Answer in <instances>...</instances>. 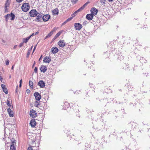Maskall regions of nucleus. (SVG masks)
<instances>
[{"label": "nucleus", "instance_id": "f257e3e1", "mask_svg": "<svg viewBox=\"0 0 150 150\" xmlns=\"http://www.w3.org/2000/svg\"><path fill=\"white\" fill-rule=\"evenodd\" d=\"M30 8V5L28 3H25L23 4L21 7L22 10L25 12L27 11Z\"/></svg>", "mask_w": 150, "mask_h": 150}, {"label": "nucleus", "instance_id": "f03ea898", "mask_svg": "<svg viewBox=\"0 0 150 150\" xmlns=\"http://www.w3.org/2000/svg\"><path fill=\"white\" fill-rule=\"evenodd\" d=\"M15 15L13 13H11L10 14H7L5 16V18L6 21L10 18V20H13L15 18Z\"/></svg>", "mask_w": 150, "mask_h": 150}, {"label": "nucleus", "instance_id": "7ed1b4c3", "mask_svg": "<svg viewBox=\"0 0 150 150\" xmlns=\"http://www.w3.org/2000/svg\"><path fill=\"white\" fill-rule=\"evenodd\" d=\"M29 14L31 17L36 16L38 14V11L35 9H32L29 12Z\"/></svg>", "mask_w": 150, "mask_h": 150}, {"label": "nucleus", "instance_id": "20e7f679", "mask_svg": "<svg viewBox=\"0 0 150 150\" xmlns=\"http://www.w3.org/2000/svg\"><path fill=\"white\" fill-rule=\"evenodd\" d=\"M87 4V3H86L83 6L81 7L80 8L75 11L73 14L74 16H75L79 12H80L83 10L85 6H86Z\"/></svg>", "mask_w": 150, "mask_h": 150}, {"label": "nucleus", "instance_id": "39448f33", "mask_svg": "<svg viewBox=\"0 0 150 150\" xmlns=\"http://www.w3.org/2000/svg\"><path fill=\"white\" fill-rule=\"evenodd\" d=\"M74 26L76 30H80L82 28V25L79 23H75Z\"/></svg>", "mask_w": 150, "mask_h": 150}, {"label": "nucleus", "instance_id": "423d86ee", "mask_svg": "<svg viewBox=\"0 0 150 150\" xmlns=\"http://www.w3.org/2000/svg\"><path fill=\"white\" fill-rule=\"evenodd\" d=\"M34 96L35 98V99L38 101H39L41 98L40 94L38 92H35L34 93Z\"/></svg>", "mask_w": 150, "mask_h": 150}, {"label": "nucleus", "instance_id": "0eeeda50", "mask_svg": "<svg viewBox=\"0 0 150 150\" xmlns=\"http://www.w3.org/2000/svg\"><path fill=\"white\" fill-rule=\"evenodd\" d=\"M35 111L32 109L30 110V117L33 118H35L36 116V115L35 113Z\"/></svg>", "mask_w": 150, "mask_h": 150}, {"label": "nucleus", "instance_id": "6e6552de", "mask_svg": "<svg viewBox=\"0 0 150 150\" xmlns=\"http://www.w3.org/2000/svg\"><path fill=\"white\" fill-rule=\"evenodd\" d=\"M91 13L93 15L95 16L96 15L98 11L95 8H92L91 10Z\"/></svg>", "mask_w": 150, "mask_h": 150}, {"label": "nucleus", "instance_id": "1a4fd4ad", "mask_svg": "<svg viewBox=\"0 0 150 150\" xmlns=\"http://www.w3.org/2000/svg\"><path fill=\"white\" fill-rule=\"evenodd\" d=\"M50 16L49 15L46 14L44 15L42 17V19L44 21H47L50 18Z\"/></svg>", "mask_w": 150, "mask_h": 150}, {"label": "nucleus", "instance_id": "9d476101", "mask_svg": "<svg viewBox=\"0 0 150 150\" xmlns=\"http://www.w3.org/2000/svg\"><path fill=\"white\" fill-rule=\"evenodd\" d=\"M5 12L8 11V8H9V3L8 1H6L5 4Z\"/></svg>", "mask_w": 150, "mask_h": 150}, {"label": "nucleus", "instance_id": "9b49d317", "mask_svg": "<svg viewBox=\"0 0 150 150\" xmlns=\"http://www.w3.org/2000/svg\"><path fill=\"white\" fill-rule=\"evenodd\" d=\"M58 51V49L55 47H52L51 49V52L53 54L56 53Z\"/></svg>", "mask_w": 150, "mask_h": 150}, {"label": "nucleus", "instance_id": "f8f14e48", "mask_svg": "<svg viewBox=\"0 0 150 150\" xmlns=\"http://www.w3.org/2000/svg\"><path fill=\"white\" fill-rule=\"evenodd\" d=\"M38 85L41 88H44L45 86V83L42 80H40L38 82Z\"/></svg>", "mask_w": 150, "mask_h": 150}, {"label": "nucleus", "instance_id": "ddd939ff", "mask_svg": "<svg viewBox=\"0 0 150 150\" xmlns=\"http://www.w3.org/2000/svg\"><path fill=\"white\" fill-rule=\"evenodd\" d=\"M65 43L64 40H60L58 42V45L59 46L62 47H63L65 46Z\"/></svg>", "mask_w": 150, "mask_h": 150}, {"label": "nucleus", "instance_id": "4468645a", "mask_svg": "<svg viewBox=\"0 0 150 150\" xmlns=\"http://www.w3.org/2000/svg\"><path fill=\"white\" fill-rule=\"evenodd\" d=\"M30 124L31 126L32 127H35L36 125V122L35 120L34 119L31 120L30 122Z\"/></svg>", "mask_w": 150, "mask_h": 150}, {"label": "nucleus", "instance_id": "2eb2a0df", "mask_svg": "<svg viewBox=\"0 0 150 150\" xmlns=\"http://www.w3.org/2000/svg\"><path fill=\"white\" fill-rule=\"evenodd\" d=\"M86 18L89 20H91L93 17V16L91 14H87L86 16Z\"/></svg>", "mask_w": 150, "mask_h": 150}, {"label": "nucleus", "instance_id": "dca6fc26", "mask_svg": "<svg viewBox=\"0 0 150 150\" xmlns=\"http://www.w3.org/2000/svg\"><path fill=\"white\" fill-rule=\"evenodd\" d=\"M51 61L50 58L49 57H46L44 58L43 62L45 63H49Z\"/></svg>", "mask_w": 150, "mask_h": 150}, {"label": "nucleus", "instance_id": "f3484780", "mask_svg": "<svg viewBox=\"0 0 150 150\" xmlns=\"http://www.w3.org/2000/svg\"><path fill=\"white\" fill-rule=\"evenodd\" d=\"M42 16V14L38 13L37 16L36 21L38 22H39L41 20Z\"/></svg>", "mask_w": 150, "mask_h": 150}, {"label": "nucleus", "instance_id": "a211bd4d", "mask_svg": "<svg viewBox=\"0 0 150 150\" xmlns=\"http://www.w3.org/2000/svg\"><path fill=\"white\" fill-rule=\"evenodd\" d=\"M40 70L41 72H45L47 70V67L45 66H42L40 67Z\"/></svg>", "mask_w": 150, "mask_h": 150}, {"label": "nucleus", "instance_id": "6ab92c4d", "mask_svg": "<svg viewBox=\"0 0 150 150\" xmlns=\"http://www.w3.org/2000/svg\"><path fill=\"white\" fill-rule=\"evenodd\" d=\"M9 116L10 117H13V113L12 110L10 108H9L7 110Z\"/></svg>", "mask_w": 150, "mask_h": 150}, {"label": "nucleus", "instance_id": "aec40b11", "mask_svg": "<svg viewBox=\"0 0 150 150\" xmlns=\"http://www.w3.org/2000/svg\"><path fill=\"white\" fill-rule=\"evenodd\" d=\"M1 87L2 88L3 91L6 94H7L8 93V90L6 86L3 84H2L1 85Z\"/></svg>", "mask_w": 150, "mask_h": 150}, {"label": "nucleus", "instance_id": "412c9836", "mask_svg": "<svg viewBox=\"0 0 150 150\" xmlns=\"http://www.w3.org/2000/svg\"><path fill=\"white\" fill-rule=\"evenodd\" d=\"M58 10L57 8H55L52 11V14L53 15H56L59 13Z\"/></svg>", "mask_w": 150, "mask_h": 150}, {"label": "nucleus", "instance_id": "4be33fe9", "mask_svg": "<svg viewBox=\"0 0 150 150\" xmlns=\"http://www.w3.org/2000/svg\"><path fill=\"white\" fill-rule=\"evenodd\" d=\"M54 30H52L48 34V35H47L45 38V39L47 38L50 37L53 34V32L54 31Z\"/></svg>", "mask_w": 150, "mask_h": 150}, {"label": "nucleus", "instance_id": "5701e85b", "mask_svg": "<svg viewBox=\"0 0 150 150\" xmlns=\"http://www.w3.org/2000/svg\"><path fill=\"white\" fill-rule=\"evenodd\" d=\"M30 39V37H27L25 38H23V42L24 43H27L29 40Z\"/></svg>", "mask_w": 150, "mask_h": 150}, {"label": "nucleus", "instance_id": "b1692460", "mask_svg": "<svg viewBox=\"0 0 150 150\" xmlns=\"http://www.w3.org/2000/svg\"><path fill=\"white\" fill-rule=\"evenodd\" d=\"M61 33L62 32L61 31H60L58 33H57L54 38V39L55 40L56 38H57L58 37H59Z\"/></svg>", "mask_w": 150, "mask_h": 150}, {"label": "nucleus", "instance_id": "393cba45", "mask_svg": "<svg viewBox=\"0 0 150 150\" xmlns=\"http://www.w3.org/2000/svg\"><path fill=\"white\" fill-rule=\"evenodd\" d=\"M40 105V102L38 101H35L34 106L35 107H38L39 105Z\"/></svg>", "mask_w": 150, "mask_h": 150}, {"label": "nucleus", "instance_id": "a878e982", "mask_svg": "<svg viewBox=\"0 0 150 150\" xmlns=\"http://www.w3.org/2000/svg\"><path fill=\"white\" fill-rule=\"evenodd\" d=\"M11 150H16L14 144L11 145L10 146Z\"/></svg>", "mask_w": 150, "mask_h": 150}, {"label": "nucleus", "instance_id": "bb28decb", "mask_svg": "<svg viewBox=\"0 0 150 150\" xmlns=\"http://www.w3.org/2000/svg\"><path fill=\"white\" fill-rule=\"evenodd\" d=\"M29 86L31 88H33V83L32 81H29Z\"/></svg>", "mask_w": 150, "mask_h": 150}, {"label": "nucleus", "instance_id": "cd10ccee", "mask_svg": "<svg viewBox=\"0 0 150 150\" xmlns=\"http://www.w3.org/2000/svg\"><path fill=\"white\" fill-rule=\"evenodd\" d=\"M30 50L29 49L28 51L27 54V57H28L29 56V55L30 54Z\"/></svg>", "mask_w": 150, "mask_h": 150}, {"label": "nucleus", "instance_id": "c85d7f7f", "mask_svg": "<svg viewBox=\"0 0 150 150\" xmlns=\"http://www.w3.org/2000/svg\"><path fill=\"white\" fill-rule=\"evenodd\" d=\"M7 105L8 106L10 107L11 106V103H10L9 101L8 100H7Z\"/></svg>", "mask_w": 150, "mask_h": 150}, {"label": "nucleus", "instance_id": "c756f323", "mask_svg": "<svg viewBox=\"0 0 150 150\" xmlns=\"http://www.w3.org/2000/svg\"><path fill=\"white\" fill-rule=\"evenodd\" d=\"M78 0H71V1L72 3L74 4H75L76 3Z\"/></svg>", "mask_w": 150, "mask_h": 150}, {"label": "nucleus", "instance_id": "7c9ffc66", "mask_svg": "<svg viewBox=\"0 0 150 150\" xmlns=\"http://www.w3.org/2000/svg\"><path fill=\"white\" fill-rule=\"evenodd\" d=\"M105 0H101L100 3L102 4L103 5L105 4Z\"/></svg>", "mask_w": 150, "mask_h": 150}, {"label": "nucleus", "instance_id": "2f4dec72", "mask_svg": "<svg viewBox=\"0 0 150 150\" xmlns=\"http://www.w3.org/2000/svg\"><path fill=\"white\" fill-rule=\"evenodd\" d=\"M72 19V17L69 18L67 20H66L67 21V22L68 21H70Z\"/></svg>", "mask_w": 150, "mask_h": 150}, {"label": "nucleus", "instance_id": "473e14b6", "mask_svg": "<svg viewBox=\"0 0 150 150\" xmlns=\"http://www.w3.org/2000/svg\"><path fill=\"white\" fill-rule=\"evenodd\" d=\"M23 45V42H21L19 45V47H21Z\"/></svg>", "mask_w": 150, "mask_h": 150}, {"label": "nucleus", "instance_id": "72a5a7b5", "mask_svg": "<svg viewBox=\"0 0 150 150\" xmlns=\"http://www.w3.org/2000/svg\"><path fill=\"white\" fill-rule=\"evenodd\" d=\"M9 64V61L8 60H7L6 61V65H8Z\"/></svg>", "mask_w": 150, "mask_h": 150}, {"label": "nucleus", "instance_id": "f704fd0d", "mask_svg": "<svg viewBox=\"0 0 150 150\" xmlns=\"http://www.w3.org/2000/svg\"><path fill=\"white\" fill-rule=\"evenodd\" d=\"M37 70L38 69L36 67H35L34 69V72L35 73H37Z\"/></svg>", "mask_w": 150, "mask_h": 150}, {"label": "nucleus", "instance_id": "c9c22d12", "mask_svg": "<svg viewBox=\"0 0 150 150\" xmlns=\"http://www.w3.org/2000/svg\"><path fill=\"white\" fill-rule=\"evenodd\" d=\"M27 150H33L32 148V147H28Z\"/></svg>", "mask_w": 150, "mask_h": 150}, {"label": "nucleus", "instance_id": "e433bc0d", "mask_svg": "<svg viewBox=\"0 0 150 150\" xmlns=\"http://www.w3.org/2000/svg\"><path fill=\"white\" fill-rule=\"evenodd\" d=\"M39 32L38 31H37L35 33V34H34V35H36L38 34H39Z\"/></svg>", "mask_w": 150, "mask_h": 150}, {"label": "nucleus", "instance_id": "4c0bfd02", "mask_svg": "<svg viewBox=\"0 0 150 150\" xmlns=\"http://www.w3.org/2000/svg\"><path fill=\"white\" fill-rule=\"evenodd\" d=\"M36 45L34 47V49H33V52H34V51L35 50V48H36Z\"/></svg>", "mask_w": 150, "mask_h": 150}, {"label": "nucleus", "instance_id": "58836bf2", "mask_svg": "<svg viewBox=\"0 0 150 150\" xmlns=\"http://www.w3.org/2000/svg\"><path fill=\"white\" fill-rule=\"evenodd\" d=\"M23 0H16V1L18 2H21Z\"/></svg>", "mask_w": 150, "mask_h": 150}, {"label": "nucleus", "instance_id": "ea45409f", "mask_svg": "<svg viewBox=\"0 0 150 150\" xmlns=\"http://www.w3.org/2000/svg\"><path fill=\"white\" fill-rule=\"evenodd\" d=\"M67 22V20H66L65 22H64L62 24V25H64L65 24H66Z\"/></svg>", "mask_w": 150, "mask_h": 150}, {"label": "nucleus", "instance_id": "a19ab883", "mask_svg": "<svg viewBox=\"0 0 150 150\" xmlns=\"http://www.w3.org/2000/svg\"><path fill=\"white\" fill-rule=\"evenodd\" d=\"M34 35V33H33L31 35H30V36L28 37H30V38L32 37V36H33Z\"/></svg>", "mask_w": 150, "mask_h": 150}, {"label": "nucleus", "instance_id": "79ce46f5", "mask_svg": "<svg viewBox=\"0 0 150 150\" xmlns=\"http://www.w3.org/2000/svg\"><path fill=\"white\" fill-rule=\"evenodd\" d=\"M27 91L28 93H29L30 92V91L28 89L27 90Z\"/></svg>", "mask_w": 150, "mask_h": 150}, {"label": "nucleus", "instance_id": "37998d69", "mask_svg": "<svg viewBox=\"0 0 150 150\" xmlns=\"http://www.w3.org/2000/svg\"><path fill=\"white\" fill-rule=\"evenodd\" d=\"M17 90H18V86H17L16 89V92H17Z\"/></svg>", "mask_w": 150, "mask_h": 150}, {"label": "nucleus", "instance_id": "c03bdc74", "mask_svg": "<svg viewBox=\"0 0 150 150\" xmlns=\"http://www.w3.org/2000/svg\"><path fill=\"white\" fill-rule=\"evenodd\" d=\"M0 79L1 80L3 79L2 77L0 75Z\"/></svg>", "mask_w": 150, "mask_h": 150}, {"label": "nucleus", "instance_id": "a18cd8bd", "mask_svg": "<svg viewBox=\"0 0 150 150\" xmlns=\"http://www.w3.org/2000/svg\"><path fill=\"white\" fill-rule=\"evenodd\" d=\"M33 46H32L31 47V48H30V49H29V50H30V51H31L32 50V48H33Z\"/></svg>", "mask_w": 150, "mask_h": 150}, {"label": "nucleus", "instance_id": "49530a36", "mask_svg": "<svg viewBox=\"0 0 150 150\" xmlns=\"http://www.w3.org/2000/svg\"><path fill=\"white\" fill-rule=\"evenodd\" d=\"M2 42H3V43H5V41L4 40H3V39L2 40Z\"/></svg>", "mask_w": 150, "mask_h": 150}, {"label": "nucleus", "instance_id": "de8ad7c7", "mask_svg": "<svg viewBox=\"0 0 150 150\" xmlns=\"http://www.w3.org/2000/svg\"><path fill=\"white\" fill-rule=\"evenodd\" d=\"M14 67V65H13L11 69H13Z\"/></svg>", "mask_w": 150, "mask_h": 150}, {"label": "nucleus", "instance_id": "09e8293b", "mask_svg": "<svg viewBox=\"0 0 150 150\" xmlns=\"http://www.w3.org/2000/svg\"><path fill=\"white\" fill-rule=\"evenodd\" d=\"M16 47H17V45H15L13 47V48L15 49L16 48Z\"/></svg>", "mask_w": 150, "mask_h": 150}, {"label": "nucleus", "instance_id": "8fccbe9b", "mask_svg": "<svg viewBox=\"0 0 150 150\" xmlns=\"http://www.w3.org/2000/svg\"><path fill=\"white\" fill-rule=\"evenodd\" d=\"M108 0V1H109L110 2H112V1H113V0Z\"/></svg>", "mask_w": 150, "mask_h": 150}, {"label": "nucleus", "instance_id": "3c124183", "mask_svg": "<svg viewBox=\"0 0 150 150\" xmlns=\"http://www.w3.org/2000/svg\"><path fill=\"white\" fill-rule=\"evenodd\" d=\"M22 79H21L20 80V82H20V83L21 84V83H22Z\"/></svg>", "mask_w": 150, "mask_h": 150}, {"label": "nucleus", "instance_id": "603ef678", "mask_svg": "<svg viewBox=\"0 0 150 150\" xmlns=\"http://www.w3.org/2000/svg\"><path fill=\"white\" fill-rule=\"evenodd\" d=\"M19 86V87H21V83L20 84Z\"/></svg>", "mask_w": 150, "mask_h": 150}, {"label": "nucleus", "instance_id": "864d4df0", "mask_svg": "<svg viewBox=\"0 0 150 150\" xmlns=\"http://www.w3.org/2000/svg\"><path fill=\"white\" fill-rule=\"evenodd\" d=\"M42 57V55L41 56V57H40V58L39 59V61H40V60L41 59V58Z\"/></svg>", "mask_w": 150, "mask_h": 150}, {"label": "nucleus", "instance_id": "5fc2aeb1", "mask_svg": "<svg viewBox=\"0 0 150 150\" xmlns=\"http://www.w3.org/2000/svg\"><path fill=\"white\" fill-rule=\"evenodd\" d=\"M118 58L119 59H120L119 58V57H118Z\"/></svg>", "mask_w": 150, "mask_h": 150}]
</instances>
